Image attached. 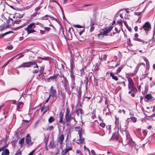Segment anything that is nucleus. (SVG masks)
<instances>
[{
	"label": "nucleus",
	"instance_id": "1",
	"mask_svg": "<svg viewBox=\"0 0 155 155\" xmlns=\"http://www.w3.org/2000/svg\"><path fill=\"white\" fill-rule=\"evenodd\" d=\"M62 77L63 80L62 81V85L64 87L65 91L69 95H70L71 94V91L70 89L69 86V84L68 80L66 78L64 75H62Z\"/></svg>",
	"mask_w": 155,
	"mask_h": 155
},
{
	"label": "nucleus",
	"instance_id": "2",
	"mask_svg": "<svg viewBox=\"0 0 155 155\" xmlns=\"http://www.w3.org/2000/svg\"><path fill=\"white\" fill-rule=\"evenodd\" d=\"M78 128L79 130H78V132L79 139H78L75 138L73 140L77 143L78 144L80 143L82 144L84 143V138L82 137L83 131L82 128L81 127H79Z\"/></svg>",
	"mask_w": 155,
	"mask_h": 155
},
{
	"label": "nucleus",
	"instance_id": "3",
	"mask_svg": "<svg viewBox=\"0 0 155 155\" xmlns=\"http://www.w3.org/2000/svg\"><path fill=\"white\" fill-rule=\"evenodd\" d=\"M126 134L127 138V142L126 143H124V144L126 145L129 143L130 145H131L132 146H134L135 149H137V148L135 146V143L132 140L129 134L128 133L126 132Z\"/></svg>",
	"mask_w": 155,
	"mask_h": 155
},
{
	"label": "nucleus",
	"instance_id": "4",
	"mask_svg": "<svg viewBox=\"0 0 155 155\" xmlns=\"http://www.w3.org/2000/svg\"><path fill=\"white\" fill-rule=\"evenodd\" d=\"M70 75L71 78L70 87L71 90V92L73 89L76 87V84L75 82V76L74 73L72 71L71 72Z\"/></svg>",
	"mask_w": 155,
	"mask_h": 155
},
{
	"label": "nucleus",
	"instance_id": "5",
	"mask_svg": "<svg viewBox=\"0 0 155 155\" xmlns=\"http://www.w3.org/2000/svg\"><path fill=\"white\" fill-rule=\"evenodd\" d=\"M128 80L129 82L128 88L129 90H131L134 93H136L137 91L134 86L132 80L131 78H129L128 79Z\"/></svg>",
	"mask_w": 155,
	"mask_h": 155
},
{
	"label": "nucleus",
	"instance_id": "6",
	"mask_svg": "<svg viewBox=\"0 0 155 155\" xmlns=\"http://www.w3.org/2000/svg\"><path fill=\"white\" fill-rule=\"evenodd\" d=\"M72 150V147L67 143L65 149L63 150L62 151V154L63 155H65L68 151Z\"/></svg>",
	"mask_w": 155,
	"mask_h": 155
},
{
	"label": "nucleus",
	"instance_id": "7",
	"mask_svg": "<svg viewBox=\"0 0 155 155\" xmlns=\"http://www.w3.org/2000/svg\"><path fill=\"white\" fill-rule=\"evenodd\" d=\"M70 110L69 109L67 108L65 113V118L67 122H69L71 119V115L69 114Z\"/></svg>",
	"mask_w": 155,
	"mask_h": 155
},
{
	"label": "nucleus",
	"instance_id": "8",
	"mask_svg": "<svg viewBox=\"0 0 155 155\" xmlns=\"http://www.w3.org/2000/svg\"><path fill=\"white\" fill-rule=\"evenodd\" d=\"M50 96L53 97L56 96V91L54 89V87L52 86L50 89Z\"/></svg>",
	"mask_w": 155,
	"mask_h": 155
},
{
	"label": "nucleus",
	"instance_id": "9",
	"mask_svg": "<svg viewBox=\"0 0 155 155\" xmlns=\"http://www.w3.org/2000/svg\"><path fill=\"white\" fill-rule=\"evenodd\" d=\"M143 27L144 30L148 31L151 29L150 24L149 22H147L143 25Z\"/></svg>",
	"mask_w": 155,
	"mask_h": 155
},
{
	"label": "nucleus",
	"instance_id": "10",
	"mask_svg": "<svg viewBox=\"0 0 155 155\" xmlns=\"http://www.w3.org/2000/svg\"><path fill=\"white\" fill-rule=\"evenodd\" d=\"M25 140L26 143L29 145L32 144L31 141V137L30 135L29 134H28L26 136Z\"/></svg>",
	"mask_w": 155,
	"mask_h": 155
},
{
	"label": "nucleus",
	"instance_id": "11",
	"mask_svg": "<svg viewBox=\"0 0 155 155\" xmlns=\"http://www.w3.org/2000/svg\"><path fill=\"white\" fill-rule=\"evenodd\" d=\"M113 28V26H110L108 28L106 29L105 30L103 31V34L104 35H107V34L110 33L112 30Z\"/></svg>",
	"mask_w": 155,
	"mask_h": 155
},
{
	"label": "nucleus",
	"instance_id": "12",
	"mask_svg": "<svg viewBox=\"0 0 155 155\" xmlns=\"http://www.w3.org/2000/svg\"><path fill=\"white\" fill-rule=\"evenodd\" d=\"M64 139V137L63 135H61L60 137L57 139V142H58L60 146L62 144L63 141Z\"/></svg>",
	"mask_w": 155,
	"mask_h": 155
},
{
	"label": "nucleus",
	"instance_id": "13",
	"mask_svg": "<svg viewBox=\"0 0 155 155\" xmlns=\"http://www.w3.org/2000/svg\"><path fill=\"white\" fill-rule=\"evenodd\" d=\"M64 116V114L62 111H61L59 114V118L60 119L59 122L60 123H62L63 124H65V122L63 120V117Z\"/></svg>",
	"mask_w": 155,
	"mask_h": 155
},
{
	"label": "nucleus",
	"instance_id": "14",
	"mask_svg": "<svg viewBox=\"0 0 155 155\" xmlns=\"http://www.w3.org/2000/svg\"><path fill=\"white\" fill-rule=\"evenodd\" d=\"M118 134L117 132H115L113 134V135L110 139L111 140H117L118 139Z\"/></svg>",
	"mask_w": 155,
	"mask_h": 155
},
{
	"label": "nucleus",
	"instance_id": "15",
	"mask_svg": "<svg viewBox=\"0 0 155 155\" xmlns=\"http://www.w3.org/2000/svg\"><path fill=\"white\" fill-rule=\"evenodd\" d=\"M31 62L24 63L22 64L21 65L20 67H29L31 66Z\"/></svg>",
	"mask_w": 155,
	"mask_h": 155
},
{
	"label": "nucleus",
	"instance_id": "16",
	"mask_svg": "<svg viewBox=\"0 0 155 155\" xmlns=\"http://www.w3.org/2000/svg\"><path fill=\"white\" fill-rule=\"evenodd\" d=\"M145 98L151 101H154L155 99L150 94H148L146 95L145 97Z\"/></svg>",
	"mask_w": 155,
	"mask_h": 155
},
{
	"label": "nucleus",
	"instance_id": "17",
	"mask_svg": "<svg viewBox=\"0 0 155 155\" xmlns=\"http://www.w3.org/2000/svg\"><path fill=\"white\" fill-rule=\"evenodd\" d=\"M35 27V23L32 22L28 26L26 29H34Z\"/></svg>",
	"mask_w": 155,
	"mask_h": 155
},
{
	"label": "nucleus",
	"instance_id": "18",
	"mask_svg": "<svg viewBox=\"0 0 155 155\" xmlns=\"http://www.w3.org/2000/svg\"><path fill=\"white\" fill-rule=\"evenodd\" d=\"M48 107L43 106L41 109V111H44L43 114H45L48 110Z\"/></svg>",
	"mask_w": 155,
	"mask_h": 155
},
{
	"label": "nucleus",
	"instance_id": "19",
	"mask_svg": "<svg viewBox=\"0 0 155 155\" xmlns=\"http://www.w3.org/2000/svg\"><path fill=\"white\" fill-rule=\"evenodd\" d=\"M26 30L28 34H30L36 31L34 30L33 29H26Z\"/></svg>",
	"mask_w": 155,
	"mask_h": 155
},
{
	"label": "nucleus",
	"instance_id": "20",
	"mask_svg": "<svg viewBox=\"0 0 155 155\" xmlns=\"http://www.w3.org/2000/svg\"><path fill=\"white\" fill-rule=\"evenodd\" d=\"M87 149L90 155H96V153L94 150H91L90 151L88 148H87Z\"/></svg>",
	"mask_w": 155,
	"mask_h": 155
},
{
	"label": "nucleus",
	"instance_id": "21",
	"mask_svg": "<svg viewBox=\"0 0 155 155\" xmlns=\"http://www.w3.org/2000/svg\"><path fill=\"white\" fill-rule=\"evenodd\" d=\"M110 75L112 77V78L115 81H117L118 80V78L116 76L114 75L112 72H110Z\"/></svg>",
	"mask_w": 155,
	"mask_h": 155
},
{
	"label": "nucleus",
	"instance_id": "22",
	"mask_svg": "<svg viewBox=\"0 0 155 155\" xmlns=\"http://www.w3.org/2000/svg\"><path fill=\"white\" fill-rule=\"evenodd\" d=\"M12 32L11 31H10L8 32H6L3 34H1L0 35V38H2L3 37H4L6 35L9 34L10 33H11Z\"/></svg>",
	"mask_w": 155,
	"mask_h": 155
},
{
	"label": "nucleus",
	"instance_id": "23",
	"mask_svg": "<svg viewBox=\"0 0 155 155\" xmlns=\"http://www.w3.org/2000/svg\"><path fill=\"white\" fill-rule=\"evenodd\" d=\"M2 152H4L5 155H8L9 154V151L8 149H5Z\"/></svg>",
	"mask_w": 155,
	"mask_h": 155
},
{
	"label": "nucleus",
	"instance_id": "24",
	"mask_svg": "<svg viewBox=\"0 0 155 155\" xmlns=\"http://www.w3.org/2000/svg\"><path fill=\"white\" fill-rule=\"evenodd\" d=\"M48 137H47L46 136L45 137L44 140V142H45L46 145H47V143L48 142Z\"/></svg>",
	"mask_w": 155,
	"mask_h": 155
},
{
	"label": "nucleus",
	"instance_id": "25",
	"mask_svg": "<svg viewBox=\"0 0 155 155\" xmlns=\"http://www.w3.org/2000/svg\"><path fill=\"white\" fill-rule=\"evenodd\" d=\"M31 66H33L34 68H38V66L35 62H31Z\"/></svg>",
	"mask_w": 155,
	"mask_h": 155
},
{
	"label": "nucleus",
	"instance_id": "26",
	"mask_svg": "<svg viewBox=\"0 0 155 155\" xmlns=\"http://www.w3.org/2000/svg\"><path fill=\"white\" fill-rule=\"evenodd\" d=\"M54 120V118L52 117H50L48 119V122L51 123L53 122Z\"/></svg>",
	"mask_w": 155,
	"mask_h": 155
},
{
	"label": "nucleus",
	"instance_id": "27",
	"mask_svg": "<svg viewBox=\"0 0 155 155\" xmlns=\"http://www.w3.org/2000/svg\"><path fill=\"white\" fill-rule=\"evenodd\" d=\"M130 119L134 123L135 122L137 121V119L134 117L133 116L130 117Z\"/></svg>",
	"mask_w": 155,
	"mask_h": 155
},
{
	"label": "nucleus",
	"instance_id": "28",
	"mask_svg": "<svg viewBox=\"0 0 155 155\" xmlns=\"http://www.w3.org/2000/svg\"><path fill=\"white\" fill-rule=\"evenodd\" d=\"M24 141V138H22L19 141V143L22 146Z\"/></svg>",
	"mask_w": 155,
	"mask_h": 155
},
{
	"label": "nucleus",
	"instance_id": "29",
	"mask_svg": "<svg viewBox=\"0 0 155 155\" xmlns=\"http://www.w3.org/2000/svg\"><path fill=\"white\" fill-rule=\"evenodd\" d=\"M23 105V103L22 102H20L18 103L17 105V108L21 107Z\"/></svg>",
	"mask_w": 155,
	"mask_h": 155
},
{
	"label": "nucleus",
	"instance_id": "30",
	"mask_svg": "<svg viewBox=\"0 0 155 155\" xmlns=\"http://www.w3.org/2000/svg\"><path fill=\"white\" fill-rule=\"evenodd\" d=\"M45 17H48L51 18H52L54 20H55V18L54 17H52L51 16H50L49 15H46L44 17H42L41 18V19H43L44 18H45Z\"/></svg>",
	"mask_w": 155,
	"mask_h": 155
},
{
	"label": "nucleus",
	"instance_id": "31",
	"mask_svg": "<svg viewBox=\"0 0 155 155\" xmlns=\"http://www.w3.org/2000/svg\"><path fill=\"white\" fill-rule=\"evenodd\" d=\"M135 14L136 15H139L140 16L137 20L138 21H139L140 20V18H141V12H135Z\"/></svg>",
	"mask_w": 155,
	"mask_h": 155
},
{
	"label": "nucleus",
	"instance_id": "32",
	"mask_svg": "<svg viewBox=\"0 0 155 155\" xmlns=\"http://www.w3.org/2000/svg\"><path fill=\"white\" fill-rule=\"evenodd\" d=\"M58 75L57 74H55L54 75L50 77L49 78L50 79H56Z\"/></svg>",
	"mask_w": 155,
	"mask_h": 155
},
{
	"label": "nucleus",
	"instance_id": "33",
	"mask_svg": "<svg viewBox=\"0 0 155 155\" xmlns=\"http://www.w3.org/2000/svg\"><path fill=\"white\" fill-rule=\"evenodd\" d=\"M124 66L123 65H122L120 67H119L117 69V73H119V72H120L121 71V70L123 68Z\"/></svg>",
	"mask_w": 155,
	"mask_h": 155
},
{
	"label": "nucleus",
	"instance_id": "34",
	"mask_svg": "<svg viewBox=\"0 0 155 155\" xmlns=\"http://www.w3.org/2000/svg\"><path fill=\"white\" fill-rule=\"evenodd\" d=\"M70 65L71 69H72L73 68L74 66V62L72 60H71L70 61Z\"/></svg>",
	"mask_w": 155,
	"mask_h": 155
},
{
	"label": "nucleus",
	"instance_id": "35",
	"mask_svg": "<svg viewBox=\"0 0 155 155\" xmlns=\"http://www.w3.org/2000/svg\"><path fill=\"white\" fill-rule=\"evenodd\" d=\"M104 35L103 34V32H101L98 35V36L100 38H103Z\"/></svg>",
	"mask_w": 155,
	"mask_h": 155
},
{
	"label": "nucleus",
	"instance_id": "36",
	"mask_svg": "<svg viewBox=\"0 0 155 155\" xmlns=\"http://www.w3.org/2000/svg\"><path fill=\"white\" fill-rule=\"evenodd\" d=\"M76 155H82L81 151L80 150H77L76 151Z\"/></svg>",
	"mask_w": 155,
	"mask_h": 155
},
{
	"label": "nucleus",
	"instance_id": "37",
	"mask_svg": "<svg viewBox=\"0 0 155 155\" xmlns=\"http://www.w3.org/2000/svg\"><path fill=\"white\" fill-rule=\"evenodd\" d=\"M143 136L145 137L147 134V130H143Z\"/></svg>",
	"mask_w": 155,
	"mask_h": 155
},
{
	"label": "nucleus",
	"instance_id": "38",
	"mask_svg": "<svg viewBox=\"0 0 155 155\" xmlns=\"http://www.w3.org/2000/svg\"><path fill=\"white\" fill-rule=\"evenodd\" d=\"M53 128V126H50L49 127H48L47 128V130H51Z\"/></svg>",
	"mask_w": 155,
	"mask_h": 155
},
{
	"label": "nucleus",
	"instance_id": "39",
	"mask_svg": "<svg viewBox=\"0 0 155 155\" xmlns=\"http://www.w3.org/2000/svg\"><path fill=\"white\" fill-rule=\"evenodd\" d=\"M134 40L135 41H138L141 42L143 43H144V41H143V40H141L139 38H136V39H134Z\"/></svg>",
	"mask_w": 155,
	"mask_h": 155
},
{
	"label": "nucleus",
	"instance_id": "40",
	"mask_svg": "<svg viewBox=\"0 0 155 155\" xmlns=\"http://www.w3.org/2000/svg\"><path fill=\"white\" fill-rule=\"evenodd\" d=\"M123 22V21L121 19H120V20H118L117 21V23H118L119 25H122Z\"/></svg>",
	"mask_w": 155,
	"mask_h": 155
},
{
	"label": "nucleus",
	"instance_id": "41",
	"mask_svg": "<svg viewBox=\"0 0 155 155\" xmlns=\"http://www.w3.org/2000/svg\"><path fill=\"white\" fill-rule=\"evenodd\" d=\"M77 112L78 113H80V114H82L83 113V110L81 109H79L77 110Z\"/></svg>",
	"mask_w": 155,
	"mask_h": 155
},
{
	"label": "nucleus",
	"instance_id": "42",
	"mask_svg": "<svg viewBox=\"0 0 155 155\" xmlns=\"http://www.w3.org/2000/svg\"><path fill=\"white\" fill-rule=\"evenodd\" d=\"M94 25H92L91 26L90 31L91 32H92L94 29Z\"/></svg>",
	"mask_w": 155,
	"mask_h": 155
},
{
	"label": "nucleus",
	"instance_id": "43",
	"mask_svg": "<svg viewBox=\"0 0 155 155\" xmlns=\"http://www.w3.org/2000/svg\"><path fill=\"white\" fill-rule=\"evenodd\" d=\"M99 125L100 126L104 128L105 126V124L104 123H100Z\"/></svg>",
	"mask_w": 155,
	"mask_h": 155
},
{
	"label": "nucleus",
	"instance_id": "44",
	"mask_svg": "<svg viewBox=\"0 0 155 155\" xmlns=\"http://www.w3.org/2000/svg\"><path fill=\"white\" fill-rule=\"evenodd\" d=\"M41 6H38L35 8V10L36 11H38L39 10L41 9Z\"/></svg>",
	"mask_w": 155,
	"mask_h": 155
},
{
	"label": "nucleus",
	"instance_id": "45",
	"mask_svg": "<svg viewBox=\"0 0 155 155\" xmlns=\"http://www.w3.org/2000/svg\"><path fill=\"white\" fill-rule=\"evenodd\" d=\"M44 69V67L43 66H42L41 68L40 71L42 73H43Z\"/></svg>",
	"mask_w": 155,
	"mask_h": 155
},
{
	"label": "nucleus",
	"instance_id": "46",
	"mask_svg": "<svg viewBox=\"0 0 155 155\" xmlns=\"http://www.w3.org/2000/svg\"><path fill=\"white\" fill-rule=\"evenodd\" d=\"M38 123H39V121H37L35 123V124L34 125V127L35 128H36V127H37V125H38Z\"/></svg>",
	"mask_w": 155,
	"mask_h": 155
},
{
	"label": "nucleus",
	"instance_id": "47",
	"mask_svg": "<svg viewBox=\"0 0 155 155\" xmlns=\"http://www.w3.org/2000/svg\"><path fill=\"white\" fill-rule=\"evenodd\" d=\"M38 14V12H35L31 15V16L34 17H35Z\"/></svg>",
	"mask_w": 155,
	"mask_h": 155
},
{
	"label": "nucleus",
	"instance_id": "48",
	"mask_svg": "<svg viewBox=\"0 0 155 155\" xmlns=\"http://www.w3.org/2000/svg\"><path fill=\"white\" fill-rule=\"evenodd\" d=\"M50 28H51L50 27H45V30L47 31H49L50 30Z\"/></svg>",
	"mask_w": 155,
	"mask_h": 155
},
{
	"label": "nucleus",
	"instance_id": "49",
	"mask_svg": "<svg viewBox=\"0 0 155 155\" xmlns=\"http://www.w3.org/2000/svg\"><path fill=\"white\" fill-rule=\"evenodd\" d=\"M56 3L59 6L60 8L61 9V10L62 11V13H63L64 12H63V9L62 8V7H61V6L60 5L59 3L58 2H56Z\"/></svg>",
	"mask_w": 155,
	"mask_h": 155
},
{
	"label": "nucleus",
	"instance_id": "50",
	"mask_svg": "<svg viewBox=\"0 0 155 155\" xmlns=\"http://www.w3.org/2000/svg\"><path fill=\"white\" fill-rule=\"evenodd\" d=\"M119 121H118V120H115V123L116 126H118L119 125Z\"/></svg>",
	"mask_w": 155,
	"mask_h": 155
},
{
	"label": "nucleus",
	"instance_id": "51",
	"mask_svg": "<svg viewBox=\"0 0 155 155\" xmlns=\"http://www.w3.org/2000/svg\"><path fill=\"white\" fill-rule=\"evenodd\" d=\"M75 27L78 28H81L82 27V26L80 25H76L74 26Z\"/></svg>",
	"mask_w": 155,
	"mask_h": 155
},
{
	"label": "nucleus",
	"instance_id": "52",
	"mask_svg": "<svg viewBox=\"0 0 155 155\" xmlns=\"http://www.w3.org/2000/svg\"><path fill=\"white\" fill-rule=\"evenodd\" d=\"M33 72L34 73H37L38 72V70L35 69L33 71Z\"/></svg>",
	"mask_w": 155,
	"mask_h": 155
},
{
	"label": "nucleus",
	"instance_id": "53",
	"mask_svg": "<svg viewBox=\"0 0 155 155\" xmlns=\"http://www.w3.org/2000/svg\"><path fill=\"white\" fill-rule=\"evenodd\" d=\"M115 30L116 31V33H118L120 31H119L118 30V28L116 27L115 28Z\"/></svg>",
	"mask_w": 155,
	"mask_h": 155
},
{
	"label": "nucleus",
	"instance_id": "54",
	"mask_svg": "<svg viewBox=\"0 0 155 155\" xmlns=\"http://www.w3.org/2000/svg\"><path fill=\"white\" fill-rule=\"evenodd\" d=\"M18 55H16V56H15L14 57H13L12 58H11V59L10 60H9V61H11L12 60H13V59H14L15 58H16L17 56Z\"/></svg>",
	"mask_w": 155,
	"mask_h": 155
},
{
	"label": "nucleus",
	"instance_id": "55",
	"mask_svg": "<svg viewBox=\"0 0 155 155\" xmlns=\"http://www.w3.org/2000/svg\"><path fill=\"white\" fill-rule=\"evenodd\" d=\"M138 68L137 67H136V69H135V71H134V74H135L137 72V71H138Z\"/></svg>",
	"mask_w": 155,
	"mask_h": 155
},
{
	"label": "nucleus",
	"instance_id": "56",
	"mask_svg": "<svg viewBox=\"0 0 155 155\" xmlns=\"http://www.w3.org/2000/svg\"><path fill=\"white\" fill-rule=\"evenodd\" d=\"M8 49H11L13 48L12 46V45H9L8 46Z\"/></svg>",
	"mask_w": 155,
	"mask_h": 155
},
{
	"label": "nucleus",
	"instance_id": "57",
	"mask_svg": "<svg viewBox=\"0 0 155 155\" xmlns=\"http://www.w3.org/2000/svg\"><path fill=\"white\" fill-rule=\"evenodd\" d=\"M34 150H33L30 153H29V154H28V155H33V153H34Z\"/></svg>",
	"mask_w": 155,
	"mask_h": 155
},
{
	"label": "nucleus",
	"instance_id": "58",
	"mask_svg": "<svg viewBox=\"0 0 155 155\" xmlns=\"http://www.w3.org/2000/svg\"><path fill=\"white\" fill-rule=\"evenodd\" d=\"M15 155H21V153L18 152L15 154Z\"/></svg>",
	"mask_w": 155,
	"mask_h": 155
},
{
	"label": "nucleus",
	"instance_id": "59",
	"mask_svg": "<svg viewBox=\"0 0 155 155\" xmlns=\"http://www.w3.org/2000/svg\"><path fill=\"white\" fill-rule=\"evenodd\" d=\"M40 33L41 34H45V31L43 30H40Z\"/></svg>",
	"mask_w": 155,
	"mask_h": 155
},
{
	"label": "nucleus",
	"instance_id": "60",
	"mask_svg": "<svg viewBox=\"0 0 155 155\" xmlns=\"http://www.w3.org/2000/svg\"><path fill=\"white\" fill-rule=\"evenodd\" d=\"M103 58H104V60H106V57H107V55H104L103 56Z\"/></svg>",
	"mask_w": 155,
	"mask_h": 155
},
{
	"label": "nucleus",
	"instance_id": "61",
	"mask_svg": "<svg viewBox=\"0 0 155 155\" xmlns=\"http://www.w3.org/2000/svg\"><path fill=\"white\" fill-rule=\"evenodd\" d=\"M138 35L137 33H136L134 35V37L136 38H137L138 37Z\"/></svg>",
	"mask_w": 155,
	"mask_h": 155
},
{
	"label": "nucleus",
	"instance_id": "62",
	"mask_svg": "<svg viewBox=\"0 0 155 155\" xmlns=\"http://www.w3.org/2000/svg\"><path fill=\"white\" fill-rule=\"evenodd\" d=\"M124 25L125 26H127V25H128L127 23V22L126 21H124Z\"/></svg>",
	"mask_w": 155,
	"mask_h": 155
},
{
	"label": "nucleus",
	"instance_id": "63",
	"mask_svg": "<svg viewBox=\"0 0 155 155\" xmlns=\"http://www.w3.org/2000/svg\"><path fill=\"white\" fill-rule=\"evenodd\" d=\"M127 28L128 29V30L129 31H130L131 30V27H128Z\"/></svg>",
	"mask_w": 155,
	"mask_h": 155
},
{
	"label": "nucleus",
	"instance_id": "64",
	"mask_svg": "<svg viewBox=\"0 0 155 155\" xmlns=\"http://www.w3.org/2000/svg\"><path fill=\"white\" fill-rule=\"evenodd\" d=\"M155 111V106H154L153 107V112H154V111Z\"/></svg>",
	"mask_w": 155,
	"mask_h": 155
}]
</instances>
